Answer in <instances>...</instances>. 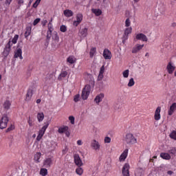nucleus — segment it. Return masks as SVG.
Here are the masks:
<instances>
[{
    "label": "nucleus",
    "instance_id": "f257e3e1",
    "mask_svg": "<svg viewBox=\"0 0 176 176\" xmlns=\"http://www.w3.org/2000/svg\"><path fill=\"white\" fill-rule=\"evenodd\" d=\"M125 142L128 145H134V144H137V138L134 137L133 133H127L125 135Z\"/></svg>",
    "mask_w": 176,
    "mask_h": 176
},
{
    "label": "nucleus",
    "instance_id": "f03ea898",
    "mask_svg": "<svg viewBox=\"0 0 176 176\" xmlns=\"http://www.w3.org/2000/svg\"><path fill=\"white\" fill-rule=\"evenodd\" d=\"M9 122V117L8 115L4 114L0 120V129H6L8 127V122Z\"/></svg>",
    "mask_w": 176,
    "mask_h": 176
},
{
    "label": "nucleus",
    "instance_id": "7ed1b4c3",
    "mask_svg": "<svg viewBox=\"0 0 176 176\" xmlns=\"http://www.w3.org/2000/svg\"><path fill=\"white\" fill-rule=\"evenodd\" d=\"M49 127V122H45V125L38 131V135L36 137V141H41L42 140V137H43L45 134V131H46V129Z\"/></svg>",
    "mask_w": 176,
    "mask_h": 176
},
{
    "label": "nucleus",
    "instance_id": "20e7f679",
    "mask_svg": "<svg viewBox=\"0 0 176 176\" xmlns=\"http://www.w3.org/2000/svg\"><path fill=\"white\" fill-rule=\"evenodd\" d=\"M90 85H85V87L82 89L81 97L82 100H87V98L90 95Z\"/></svg>",
    "mask_w": 176,
    "mask_h": 176
},
{
    "label": "nucleus",
    "instance_id": "39448f33",
    "mask_svg": "<svg viewBox=\"0 0 176 176\" xmlns=\"http://www.w3.org/2000/svg\"><path fill=\"white\" fill-rule=\"evenodd\" d=\"M74 157L76 166H78V167H82V166H83V162H82L79 154L74 155Z\"/></svg>",
    "mask_w": 176,
    "mask_h": 176
},
{
    "label": "nucleus",
    "instance_id": "423d86ee",
    "mask_svg": "<svg viewBox=\"0 0 176 176\" xmlns=\"http://www.w3.org/2000/svg\"><path fill=\"white\" fill-rule=\"evenodd\" d=\"M76 17V21L73 22V25L78 27L79 24L82 23V20H83V15L82 14H77Z\"/></svg>",
    "mask_w": 176,
    "mask_h": 176
},
{
    "label": "nucleus",
    "instance_id": "0eeeda50",
    "mask_svg": "<svg viewBox=\"0 0 176 176\" xmlns=\"http://www.w3.org/2000/svg\"><path fill=\"white\" fill-rule=\"evenodd\" d=\"M129 170H130V165L128 163H126L122 168V173L123 176H130V172Z\"/></svg>",
    "mask_w": 176,
    "mask_h": 176
},
{
    "label": "nucleus",
    "instance_id": "6e6552de",
    "mask_svg": "<svg viewBox=\"0 0 176 176\" xmlns=\"http://www.w3.org/2000/svg\"><path fill=\"white\" fill-rule=\"evenodd\" d=\"M135 39H137V41H142V42H148V37L142 33L136 34Z\"/></svg>",
    "mask_w": 176,
    "mask_h": 176
},
{
    "label": "nucleus",
    "instance_id": "1a4fd4ad",
    "mask_svg": "<svg viewBox=\"0 0 176 176\" xmlns=\"http://www.w3.org/2000/svg\"><path fill=\"white\" fill-rule=\"evenodd\" d=\"M103 57L105 60H111L112 58V53L108 49H104L103 52Z\"/></svg>",
    "mask_w": 176,
    "mask_h": 176
},
{
    "label": "nucleus",
    "instance_id": "9d476101",
    "mask_svg": "<svg viewBox=\"0 0 176 176\" xmlns=\"http://www.w3.org/2000/svg\"><path fill=\"white\" fill-rule=\"evenodd\" d=\"M23 51L21 50V48H19V47H17L16 50L15 51V54H14V58H20V60H23Z\"/></svg>",
    "mask_w": 176,
    "mask_h": 176
},
{
    "label": "nucleus",
    "instance_id": "9b49d317",
    "mask_svg": "<svg viewBox=\"0 0 176 176\" xmlns=\"http://www.w3.org/2000/svg\"><path fill=\"white\" fill-rule=\"evenodd\" d=\"M142 47H144V44L142 45L136 44L132 49V53L133 54L138 53L140 50H142Z\"/></svg>",
    "mask_w": 176,
    "mask_h": 176
},
{
    "label": "nucleus",
    "instance_id": "f8f14e48",
    "mask_svg": "<svg viewBox=\"0 0 176 176\" xmlns=\"http://www.w3.org/2000/svg\"><path fill=\"white\" fill-rule=\"evenodd\" d=\"M12 46H13V43L10 40L4 49V51H3L4 54L8 55L9 54V53H10V49Z\"/></svg>",
    "mask_w": 176,
    "mask_h": 176
},
{
    "label": "nucleus",
    "instance_id": "ddd939ff",
    "mask_svg": "<svg viewBox=\"0 0 176 176\" xmlns=\"http://www.w3.org/2000/svg\"><path fill=\"white\" fill-rule=\"evenodd\" d=\"M91 146L95 151H100V143H98V142L96 140H92Z\"/></svg>",
    "mask_w": 176,
    "mask_h": 176
},
{
    "label": "nucleus",
    "instance_id": "4468645a",
    "mask_svg": "<svg viewBox=\"0 0 176 176\" xmlns=\"http://www.w3.org/2000/svg\"><path fill=\"white\" fill-rule=\"evenodd\" d=\"M128 153H129V149L126 148L120 156V158H119L120 162H124V160H126L127 157Z\"/></svg>",
    "mask_w": 176,
    "mask_h": 176
},
{
    "label": "nucleus",
    "instance_id": "2eb2a0df",
    "mask_svg": "<svg viewBox=\"0 0 176 176\" xmlns=\"http://www.w3.org/2000/svg\"><path fill=\"white\" fill-rule=\"evenodd\" d=\"M162 111V108L160 107H158L155 111V116L154 119L155 120H160V111Z\"/></svg>",
    "mask_w": 176,
    "mask_h": 176
},
{
    "label": "nucleus",
    "instance_id": "dca6fc26",
    "mask_svg": "<svg viewBox=\"0 0 176 176\" xmlns=\"http://www.w3.org/2000/svg\"><path fill=\"white\" fill-rule=\"evenodd\" d=\"M166 69L168 74H173L175 70V67L173 65V63H171V62H169L166 67Z\"/></svg>",
    "mask_w": 176,
    "mask_h": 176
},
{
    "label": "nucleus",
    "instance_id": "f3484780",
    "mask_svg": "<svg viewBox=\"0 0 176 176\" xmlns=\"http://www.w3.org/2000/svg\"><path fill=\"white\" fill-rule=\"evenodd\" d=\"M52 164L53 160H52V158H47L43 163L45 167H46L47 168H49V167H50V166H52Z\"/></svg>",
    "mask_w": 176,
    "mask_h": 176
},
{
    "label": "nucleus",
    "instance_id": "a211bd4d",
    "mask_svg": "<svg viewBox=\"0 0 176 176\" xmlns=\"http://www.w3.org/2000/svg\"><path fill=\"white\" fill-rule=\"evenodd\" d=\"M102 98H104V94H100L95 98L94 101L96 104H100L102 101Z\"/></svg>",
    "mask_w": 176,
    "mask_h": 176
},
{
    "label": "nucleus",
    "instance_id": "6ab92c4d",
    "mask_svg": "<svg viewBox=\"0 0 176 176\" xmlns=\"http://www.w3.org/2000/svg\"><path fill=\"white\" fill-rule=\"evenodd\" d=\"M175 109H176V103L174 102L170 107V109L168 110V113L169 116H171V115H173V113H174V111H175Z\"/></svg>",
    "mask_w": 176,
    "mask_h": 176
},
{
    "label": "nucleus",
    "instance_id": "aec40b11",
    "mask_svg": "<svg viewBox=\"0 0 176 176\" xmlns=\"http://www.w3.org/2000/svg\"><path fill=\"white\" fill-rule=\"evenodd\" d=\"M160 157L164 159L165 160H170V159H171V155L167 153H161Z\"/></svg>",
    "mask_w": 176,
    "mask_h": 176
},
{
    "label": "nucleus",
    "instance_id": "412c9836",
    "mask_svg": "<svg viewBox=\"0 0 176 176\" xmlns=\"http://www.w3.org/2000/svg\"><path fill=\"white\" fill-rule=\"evenodd\" d=\"M63 13L65 17H72L74 16V12L71 10H65Z\"/></svg>",
    "mask_w": 176,
    "mask_h": 176
},
{
    "label": "nucleus",
    "instance_id": "4be33fe9",
    "mask_svg": "<svg viewBox=\"0 0 176 176\" xmlns=\"http://www.w3.org/2000/svg\"><path fill=\"white\" fill-rule=\"evenodd\" d=\"M87 28H84V29H82L79 34H80V36H82V38H86V36H87Z\"/></svg>",
    "mask_w": 176,
    "mask_h": 176
},
{
    "label": "nucleus",
    "instance_id": "5701e85b",
    "mask_svg": "<svg viewBox=\"0 0 176 176\" xmlns=\"http://www.w3.org/2000/svg\"><path fill=\"white\" fill-rule=\"evenodd\" d=\"M131 31H133V28H128L125 30L124 31V38L125 39H128L129 37V34H131Z\"/></svg>",
    "mask_w": 176,
    "mask_h": 176
},
{
    "label": "nucleus",
    "instance_id": "b1692460",
    "mask_svg": "<svg viewBox=\"0 0 176 176\" xmlns=\"http://www.w3.org/2000/svg\"><path fill=\"white\" fill-rule=\"evenodd\" d=\"M91 12L96 16H101L102 14V11L100 9L93 8L91 9Z\"/></svg>",
    "mask_w": 176,
    "mask_h": 176
},
{
    "label": "nucleus",
    "instance_id": "393cba45",
    "mask_svg": "<svg viewBox=\"0 0 176 176\" xmlns=\"http://www.w3.org/2000/svg\"><path fill=\"white\" fill-rule=\"evenodd\" d=\"M142 174H144V169L139 168L135 170V176H142Z\"/></svg>",
    "mask_w": 176,
    "mask_h": 176
},
{
    "label": "nucleus",
    "instance_id": "a878e982",
    "mask_svg": "<svg viewBox=\"0 0 176 176\" xmlns=\"http://www.w3.org/2000/svg\"><path fill=\"white\" fill-rule=\"evenodd\" d=\"M32 97V89H29L26 94V101H30L31 100V98Z\"/></svg>",
    "mask_w": 176,
    "mask_h": 176
},
{
    "label": "nucleus",
    "instance_id": "bb28decb",
    "mask_svg": "<svg viewBox=\"0 0 176 176\" xmlns=\"http://www.w3.org/2000/svg\"><path fill=\"white\" fill-rule=\"evenodd\" d=\"M31 31H32V28L30 26H28L26 28V31L25 32V37L28 38L30 35H31Z\"/></svg>",
    "mask_w": 176,
    "mask_h": 176
},
{
    "label": "nucleus",
    "instance_id": "cd10ccee",
    "mask_svg": "<svg viewBox=\"0 0 176 176\" xmlns=\"http://www.w3.org/2000/svg\"><path fill=\"white\" fill-rule=\"evenodd\" d=\"M37 119L38 122H42V120L45 119V114H43V113H38L37 114Z\"/></svg>",
    "mask_w": 176,
    "mask_h": 176
},
{
    "label": "nucleus",
    "instance_id": "c85d7f7f",
    "mask_svg": "<svg viewBox=\"0 0 176 176\" xmlns=\"http://www.w3.org/2000/svg\"><path fill=\"white\" fill-rule=\"evenodd\" d=\"M58 131L60 134H63V133H66V131H68V126H64L62 128H59Z\"/></svg>",
    "mask_w": 176,
    "mask_h": 176
},
{
    "label": "nucleus",
    "instance_id": "c756f323",
    "mask_svg": "<svg viewBox=\"0 0 176 176\" xmlns=\"http://www.w3.org/2000/svg\"><path fill=\"white\" fill-rule=\"evenodd\" d=\"M41 156H42L41 153H37L34 155V160L36 162V163H39V159H41Z\"/></svg>",
    "mask_w": 176,
    "mask_h": 176
},
{
    "label": "nucleus",
    "instance_id": "7c9ffc66",
    "mask_svg": "<svg viewBox=\"0 0 176 176\" xmlns=\"http://www.w3.org/2000/svg\"><path fill=\"white\" fill-rule=\"evenodd\" d=\"M10 102L9 100H6L3 104L4 109H9V108H10Z\"/></svg>",
    "mask_w": 176,
    "mask_h": 176
},
{
    "label": "nucleus",
    "instance_id": "2f4dec72",
    "mask_svg": "<svg viewBox=\"0 0 176 176\" xmlns=\"http://www.w3.org/2000/svg\"><path fill=\"white\" fill-rule=\"evenodd\" d=\"M96 47H92L91 49L90 52H89V56H90L91 58H93V57L94 56V54H96Z\"/></svg>",
    "mask_w": 176,
    "mask_h": 176
},
{
    "label": "nucleus",
    "instance_id": "473e14b6",
    "mask_svg": "<svg viewBox=\"0 0 176 176\" xmlns=\"http://www.w3.org/2000/svg\"><path fill=\"white\" fill-rule=\"evenodd\" d=\"M76 62V59L74 58V56H69L67 58V63H69V64H74V63Z\"/></svg>",
    "mask_w": 176,
    "mask_h": 176
},
{
    "label": "nucleus",
    "instance_id": "72a5a7b5",
    "mask_svg": "<svg viewBox=\"0 0 176 176\" xmlns=\"http://www.w3.org/2000/svg\"><path fill=\"white\" fill-rule=\"evenodd\" d=\"M76 173L78 174V175H82V174H83V168L78 166V168H77L76 170Z\"/></svg>",
    "mask_w": 176,
    "mask_h": 176
},
{
    "label": "nucleus",
    "instance_id": "f704fd0d",
    "mask_svg": "<svg viewBox=\"0 0 176 176\" xmlns=\"http://www.w3.org/2000/svg\"><path fill=\"white\" fill-rule=\"evenodd\" d=\"M51 38H52V31H47V38H46L47 43H49Z\"/></svg>",
    "mask_w": 176,
    "mask_h": 176
},
{
    "label": "nucleus",
    "instance_id": "c9c22d12",
    "mask_svg": "<svg viewBox=\"0 0 176 176\" xmlns=\"http://www.w3.org/2000/svg\"><path fill=\"white\" fill-rule=\"evenodd\" d=\"M169 137L172 138V140H175L176 141V131H173L170 133Z\"/></svg>",
    "mask_w": 176,
    "mask_h": 176
},
{
    "label": "nucleus",
    "instance_id": "e433bc0d",
    "mask_svg": "<svg viewBox=\"0 0 176 176\" xmlns=\"http://www.w3.org/2000/svg\"><path fill=\"white\" fill-rule=\"evenodd\" d=\"M41 175L45 176L47 175V169L46 168H41L40 170Z\"/></svg>",
    "mask_w": 176,
    "mask_h": 176
},
{
    "label": "nucleus",
    "instance_id": "4c0bfd02",
    "mask_svg": "<svg viewBox=\"0 0 176 176\" xmlns=\"http://www.w3.org/2000/svg\"><path fill=\"white\" fill-rule=\"evenodd\" d=\"M67 75H68V73L67 72H62L58 76V79H63V78H65Z\"/></svg>",
    "mask_w": 176,
    "mask_h": 176
},
{
    "label": "nucleus",
    "instance_id": "58836bf2",
    "mask_svg": "<svg viewBox=\"0 0 176 176\" xmlns=\"http://www.w3.org/2000/svg\"><path fill=\"white\" fill-rule=\"evenodd\" d=\"M135 84V82H134V78H131L129 80V82L128 83V87H132V86H134Z\"/></svg>",
    "mask_w": 176,
    "mask_h": 176
},
{
    "label": "nucleus",
    "instance_id": "ea45409f",
    "mask_svg": "<svg viewBox=\"0 0 176 176\" xmlns=\"http://www.w3.org/2000/svg\"><path fill=\"white\" fill-rule=\"evenodd\" d=\"M168 153H170V155H176V148L173 147L172 148L168 150Z\"/></svg>",
    "mask_w": 176,
    "mask_h": 176
},
{
    "label": "nucleus",
    "instance_id": "a19ab883",
    "mask_svg": "<svg viewBox=\"0 0 176 176\" xmlns=\"http://www.w3.org/2000/svg\"><path fill=\"white\" fill-rule=\"evenodd\" d=\"M129 72H130V70H129V69L124 70L122 72L123 78H129Z\"/></svg>",
    "mask_w": 176,
    "mask_h": 176
},
{
    "label": "nucleus",
    "instance_id": "79ce46f5",
    "mask_svg": "<svg viewBox=\"0 0 176 176\" xmlns=\"http://www.w3.org/2000/svg\"><path fill=\"white\" fill-rule=\"evenodd\" d=\"M50 151H54V149H56V146L54 145V142H52L50 143V144L48 146Z\"/></svg>",
    "mask_w": 176,
    "mask_h": 176
},
{
    "label": "nucleus",
    "instance_id": "37998d69",
    "mask_svg": "<svg viewBox=\"0 0 176 176\" xmlns=\"http://www.w3.org/2000/svg\"><path fill=\"white\" fill-rule=\"evenodd\" d=\"M19 39V35H17V34H16L14 36V38H12V44L14 43V44H16V43H17V40Z\"/></svg>",
    "mask_w": 176,
    "mask_h": 176
},
{
    "label": "nucleus",
    "instance_id": "c03bdc74",
    "mask_svg": "<svg viewBox=\"0 0 176 176\" xmlns=\"http://www.w3.org/2000/svg\"><path fill=\"white\" fill-rule=\"evenodd\" d=\"M60 31L61 32H67V26H65L64 25H61L60 28Z\"/></svg>",
    "mask_w": 176,
    "mask_h": 176
},
{
    "label": "nucleus",
    "instance_id": "a18cd8bd",
    "mask_svg": "<svg viewBox=\"0 0 176 176\" xmlns=\"http://www.w3.org/2000/svg\"><path fill=\"white\" fill-rule=\"evenodd\" d=\"M69 120H70V122L72 123V124H75V117L70 116L69 117Z\"/></svg>",
    "mask_w": 176,
    "mask_h": 176
},
{
    "label": "nucleus",
    "instance_id": "49530a36",
    "mask_svg": "<svg viewBox=\"0 0 176 176\" xmlns=\"http://www.w3.org/2000/svg\"><path fill=\"white\" fill-rule=\"evenodd\" d=\"M52 39H54V41H56V42H58L59 38H58V35L57 34V33H55L53 35Z\"/></svg>",
    "mask_w": 176,
    "mask_h": 176
},
{
    "label": "nucleus",
    "instance_id": "de8ad7c7",
    "mask_svg": "<svg viewBox=\"0 0 176 176\" xmlns=\"http://www.w3.org/2000/svg\"><path fill=\"white\" fill-rule=\"evenodd\" d=\"M131 22L130 21V19H126L125 21V27H130Z\"/></svg>",
    "mask_w": 176,
    "mask_h": 176
},
{
    "label": "nucleus",
    "instance_id": "09e8293b",
    "mask_svg": "<svg viewBox=\"0 0 176 176\" xmlns=\"http://www.w3.org/2000/svg\"><path fill=\"white\" fill-rule=\"evenodd\" d=\"M12 130H14V126L11 124L10 126L6 129V133H9V131H12Z\"/></svg>",
    "mask_w": 176,
    "mask_h": 176
},
{
    "label": "nucleus",
    "instance_id": "8fccbe9b",
    "mask_svg": "<svg viewBox=\"0 0 176 176\" xmlns=\"http://www.w3.org/2000/svg\"><path fill=\"white\" fill-rule=\"evenodd\" d=\"M79 97H80V95L79 94H76V96H74V101L75 102H78V101H79Z\"/></svg>",
    "mask_w": 176,
    "mask_h": 176
},
{
    "label": "nucleus",
    "instance_id": "3c124183",
    "mask_svg": "<svg viewBox=\"0 0 176 176\" xmlns=\"http://www.w3.org/2000/svg\"><path fill=\"white\" fill-rule=\"evenodd\" d=\"M104 142L106 144H109L111 142V138L109 137H105L104 138Z\"/></svg>",
    "mask_w": 176,
    "mask_h": 176
},
{
    "label": "nucleus",
    "instance_id": "603ef678",
    "mask_svg": "<svg viewBox=\"0 0 176 176\" xmlns=\"http://www.w3.org/2000/svg\"><path fill=\"white\" fill-rule=\"evenodd\" d=\"M48 31H51V32H53V28L52 27V22H50L48 23Z\"/></svg>",
    "mask_w": 176,
    "mask_h": 176
},
{
    "label": "nucleus",
    "instance_id": "864d4df0",
    "mask_svg": "<svg viewBox=\"0 0 176 176\" xmlns=\"http://www.w3.org/2000/svg\"><path fill=\"white\" fill-rule=\"evenodd\" d=\"M39 21H41V19L37 18L34 21L33 25H36V24H38V23H39Z\"/></svg>",
    "mask_w": 176,
    "mask_h": 176
},
{
    "label": "nucleus",
    "instance_id": "5fc2aeb1",
    "mask_svg": "<svg viewBox=\"0 0 176 176\" xmlns=\"http://www.w3.org/2000/svg\"><path fill=\"white\" fill-rule=\"evenodd\" d=\"M104 72H105V67L104 65H102L100 67V74H104Z\"/></svg>",
    "mask_w": 176,
    "mask_h": 176
},
{
    "label": "nucleus",
    "instance_id": "6e6d98bb",
    "mask_svg": "<svg viewBox=\"0 0 176 176\" xmlns=\"http://www.w3.org/2000/svg\"><path fill=\"white\" fill-rule=\"evenodd\" d=\"M30 127H32V126H34V124H32V120H31V118H29V120L28 122Z\"/></svg>",
    "mask_w": 176,
    "mask_h": 176
},
{
    "label": "nucleus",
    "instance_id": "4d7b16f0",
    "mask_svg": "<svg viewBox=\"0 0 176 176\" xmlns=\"http://www.w3.org/2000/svg\"><path fill=\"white\" fill-rule=\"evenodd\" d=\"M102 78H104L103 74L100 73L98 77V80H102Z\"/></svg>",
    "mask_w": 176,
    "mask_h": 176
},
{
    "label": "nucleus",
    "instance_id": "13d9d810",
    "mask_svg": "<svg viewBox=\"0 0 176 176\" xmlns=\"http://www.w3.org/2000/svg\"><path fill=\"white\" fill-rule=\"evenodd\" d=\"M63 155H65V153H67V152H68V148L65 147V149H63L62 151Z\"/></svg>",
    "mask_w": 176,
    "mask_h": 176
},
{
    "label": "nucleus",
    "instance_id": "bf43d9fd",
    "mask_svg": "<svg viewBox=\"0 0 176 176\" xmlns=\"http://www.w3.org/2000/svg\"><path fill=\"white\" fill-rule=\"evenodd\" d=\"M47 23V20H43L42 21V24H43V27H45V25H46Z\"/></svg>",
    "mask_w": 176,
    "mask_h": 176
},
{
    "label": "nucleus",
    "instance_id": "052dcab7",
    "mask_svg": "<svg viewBox=\"0 0 176 176\" xmlns=\"http://www.w3.org/2000/svg\"><path fill=\"white\" fill-rule=\"evenodd\" d=\"M11 2H12V0H6V5H10Z\"/></svg>",
    "mask_w": 176,
    "mask_h": 176
},
{
    "label": "nucleus",
    "instance_id": "680f3d73",
    "mask_svg": "<svg viewBox=\"0 0 176 176\" xmlns=\"http://www.w3.org/2000/svg\"><path fill=\"white\" fill-rule=\"evenodd\" d=\"M167 174H168V175H173V172L171 171V170H169V171L167 172Z\"/></svg>",
    "mask_w": 176,
    "mask_h": 176
},
{
    "label": "nucleus",
    "instance_id": "e2e57ef3",
    "mask_svg": "<svg viewBox=\"0 0 176 176\" xmlns=\"http://www.w3.org/2000/svg\"><path fill=\"white\" fill-rule=\"evenodd\" d=\"M171 27H173V28H175L176 27V23L175 22L172 23H171Z\"/></svg>",
    "mask_w": 176,
    "mask_h": 176
},
{
    "label": "nucleus",
    "instance_id": "0e129e2a",
    "mask_svg": "<svg viewBox=\"0 0 176 176\" xmlns=\"http://www.w3.org/2000/svg\"><path fill=\"white\" fill-rule=\"evenodd\" d=\"M77 144L78 145H82V140H78Z\"/></svg>",
    "mask_w": 176,
    "mask_h": 176
},
{
    "label": "nucleus",
    "instance_id": "69168bd1",
    "mask_svg": "<svg viewBox=\"0 0 176 176\" xmlns=\"http://www.w3.org/2000/svg\"><path fill=\"white\" fill-rule=\"evenodd\" d=\"M38 5H39V4H38V3H34L33 4V8H38Z\"/></svg>",
    "mask_w": 176,
    "mask_h": 176
},
{
    "label": "nucleus",
    "instance_id": "338daca9",
    "mask_svg": "<svg viewBox=\"0 0 176 176\" xmlns=\"http://www.w3.org/2000/svg\"><path fill=\"white\" fill-rule=\"evenodd\" d=\"M67 137H69V132H68V131H67L66 132H65Z\"/></svg>",
    "mask_w": 176,
    "mask_h": 176
},
{
    "label": "nucleus",
    "instance_id": "774afa93",
    "mask_svg": "<svg viewBox=\"0 0 176 176\" xmlns=\"http://www.w3.org/2000/svg\"><path fill=\"white\" fill-rule=\"evenodd\" d=\"M41 99H38L37 100H36V104H41Z\"/></svg>",
    "mask_w": 176,
    "mask_h": 176
}]
</instances>
